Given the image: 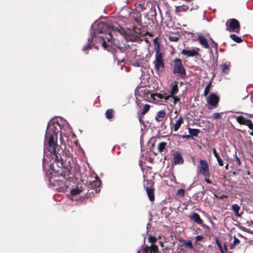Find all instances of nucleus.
Listing matches in <instances>:
<instances>
[{
    "label": "nucleus",
    "instance_id": "27",
    "mask_svg": "<svg viewBox=\"0 0 253 253\" xmlns=\"http://www.w3.org/2000/svg\"><path fill=\"white\" fill-rule=\"evenodd\" d=\"M211 82H210L206 86V87L205 88V90H204V96H208V94L209 93V91H210V87H211Z\"/></svg>",
    "mask_w": 253,
    "mask_h": 253
},
{
    "label": "nucleus",
    "instance_id": "16",
    "mask_svg": "<svg viewBox=\"0 0 253 253\" xmlns=\"http://www.w3.org/2000/svg\"><path fill=\"white\" fill-rule=\"evenodd\" d=\"M91 187L92 188H94V189H96L95 191L96 192H98L99 191H100L98 188L100 187V185H101V182L99 180H96L95 181H93V182L91 184Z\"/></svg>",
    "mask_w": 253,
    "mask_h": 253
},
{
    "label": "nucleus",
    "instance_id": "9",
    "mask_svg": "<svg viewBox=\"0 0 253 253\" xmlns=\"http://www.w3.org/2000/svg\"><path fill=\"white\" fill-rule=\"evenodd\" d=\"M236 121L240 124L246 125L250 129H253V124L252 120L247 119L242 116L236 117Z\"/></svg>",
    "mask_w": 253,
    "mask_h": 253
},
{
    "label": "nucleus",
    "instance_id": "50",
    "mask_svg": "<svg viewBox=\"0 0 253 253\" xmlns=\"http://www.w3.org/2000/svg\"><path fill=\"white\" fill-rule=\"evenodd\" d=\"M68 182V181L66 180V183H67Z\"/></svg>",
    "mask_w": 253,
    "mask_h": 253
},
{
    "label": "nucleus",
    "instance_id": "42",
    "mask_svg": "<svg viewBox=\"0 0 253 253\" xmlns=\"http://www.w3.org/2000/svg\"><path fill=\"white\" fill-rule=\"evenodd\" d=\"M179 7V6H175V11L176 12H181V10H179V8H178Z\"/></svg>",
    "mask_w": 253,
    "mask_h": 253
},
{
    "label": "nucleus",
    "instance_id": "6",
    "mask_svg": "<svg viewBox=\"0 0 253 253\" xmlns=\"http://www.w3.org/2000/svg\"><path fill=\"white\" fill-rule=\"evenodd\" d=\"M199 171L200 173L203 175L206 178H209L210 174L209 164L207 161L202 159L200 160Z\"/></svg>",
    "mask_w": 253,
    "mask_h": 253
},
{
    "label": "nucleus",
    "instance_id": "18",
    "mask_svg": "<svg viewBox=\"0 0 253 253\" xmlns=\"http://www.w3.org/2000/svg\"><path fill=\"white\" fill-rule=\"evenodd\" d=\"M165 116H166V113L164 111H163V110L160 111L158 112L157 115L155 117V119L157 121H159V122L161 121L162 119L164 118Z\"/></svg>",
    "mask_w": 253,
    "mask_h": 253
},
{
    "label": "nucleus",
    "instance_id": "31",
    "mask_svg": "<svg viewBox=\"0 0 253 253\" xmlns=\"http://www.w3.org/2000/svg\"><path fill=\"white\" fill-rule=\"evenodd\" d=\"M177 195L180 197H184L185 195V190L183 189H180L177 192Z\"/></svg>",
    "mask_w": 253,
    "mask_h": 253
},
{
    "label": "nucleus",
    "instance_id": "29",
    "mask_svg": "<svg viewBox=\"0 0 253 253\" xmlns=\"http://www.w3.org/2000/svg\"><path fill=\"white\" fill-rule=\"evenodd\" d=\"M88 42L89 43H88L87 44L85 45L83 48V50L84 51L88 50V49H89L90 48V43L93 42V39H91V38H89L88 39Z\"/></svg>",
    "mask_w": 253,
    "mask_h": 253
},
{
    "label": "nucleus",
    "instance_id": "36",
    "mask_svg": "<svg viewBox=\"0 0 253 253\" xmlns=\"http://www.w3.org/2000/svg\"><path fill=\"white\" fill-rule=\"evenodd\" d=\"M185 246L188 248H192V244L191 241H188L185 243Z\"/></svg>",
    "mask_w": 253,
    "mask_h": 253
},
{
    "label": "nucleus",
    "instance_id": "11",
    "mask_svg": "<svg viewBox=\"0 0 253 253\" xmlns=\"http://www.w3.org/2000/svg\"><path fill=\"white\" fill-rule=\"evenodd\" d=\"M198 40L200 43V44L205 48H209L210 45L207 41V40L206 39L205 37H204L202 35H199L198 36Z\"/></svg>",
    "mask_w": 253,
    "mask_h": 253
},
{
    "label": "nucleus",
    "instance_id": "12",
    "mask_svg": "<svg viewBox=\"0 0 253 253\" xmlns=\"http://www.w3.org/2000/svg\"><path fill=\"white\" fill-rule=\"evenodd\" d=\"M190 218L191 220L199 224H201L203 223L202 219L201 218L200 215L197 213H193L190 216Z\"/></svg>",
    "mask_w": 253,
    "mask_h": 253
},
{
    "label": "nucleus",
    "instance_id": "44",
    "mask_svg": "<svg viewBox=\"0 0 253 253\" xmlns=\"http://www.w3.org/2000/svg\"><path fill=\"white\" fill-rule=\"evenodd\" d=\"M190 137H191V136H190V135H184V136H182V138H189Z\"/></svg>",
    "mask_w": 253,
    "mask_h": 253
},
{
    "label": "nucleus",
    "instance_id": "17",
    "mask_svg": "<svg viewBox=\"0 0 253 253\" xmlns=\"http://www.w3.org/2000/svg\"><path fill=\"white\" fill-rule=\"evenodd\" d=\"M216 244L220 250L221 253H225V252L227 251V247L225 245H224V249L223 248L220 242L218 239H216L215 240Z\"/></svg>",
    "mask_w": 253,
    "mask_h": 253
},
{
    "label": "nucleus",
    "instance_id": "33",
    "mask_svg": "<svg viewBox=\"0 0 253 253\" xmlns=\"http://www.w3.org/2000/svg\"><path fill=\"white\" fill-rule=\"evenodd\" d=\"M170 98L172 99L173 100V104L175 105L176 103L179 101V98L177 96H171Z\"/></svg>",
    "mask_w": 253,
    "mask_h": 253
},
{
    "label": "nucleus",
    "instance_id": "49",
    "mask_svg": "<svg viewBox=\"0 0 253 253\" xmlns=\"http://www.w3.org/2000/svg\"><path fill=\"white\" fill-rule=\"evenodd\" d=\"M137 253H141V251H138Z\"/></svg>",
    "mask_w": 253,
    "mask_h": 253
},
{
    "label": "nucleus",
    "instance_id": "32",
    "mask_svg": "<svg viewBox=\"0 0 253 253\" xmlns=\"http://www.w3.org/2000/svg\"><path fill=\"white\" fill-rule=\"evenodd\" d=\"M148 241L151 243V245H155L157 240L155 237L151 236L148 238Z\"/></svg>",
    "mask_w": 253,
    "mask_h": 253
},
{
    "label": "nucleus",
    "instance_id": "19",
    "mask_svg": "<svg viewBox=\"0 0 253 253\" xmlns=\"http://www.w3.org/2000/svg\"><path fill=\"white\" fill-rule=\"evenodd\" d=\"M212 151H213V155H214V157L216 158V160L218 163L219 165L220 166H223V162L222 160L221 159V158H220L218 153H217L216 149L215 148H213Z\"/></svg>",
    "mask_w": 253,
    "mask_h": 253
},
{
    "label": "nucleus",
    "instance_id": "41",
    "mask_svg": "<svg viewBox=\"0 0 253 253\" xmlns=\"http://www.w3.org/2000/svg\"><path fill=\"white\" fill-rule=\"evenodd\" d=\"M196 238L197 241H200L203 238V237L202 236L198 235V236H196Z\"/></svg>",
    "mask_w": 253,
    "mask_h": 253
},
{
    "label": "nucleus",
    "instance_id": "30",
    "mask_svg": "<svg viewBox=\"0 0 253 253\" xmlns=\"http://www.w3.org/2000/svg\"><path fill=\"white\" fill-rule=\"evenodd\" d=\"M150 106L149 105H148V104L145 105L142 109V111L141 113V114L142 115H144V114H145L149 111V110L150 109Z\"/></svg>",
    "mask_w": 253,
    "mask_h": 253
},
{
    "label": "nucleus",
    "instance_id": "35",
    "mask_svg": "<svg viewBox=\"0 0 253 253\" xmlns=\"http://www.w3.org/2000/svg\"><path fill=\"white\" fill-rule=\"evenodd\" d=\"M169 39L171 41L177 42L179 40V38L176 36H170Z\"/></svg>",
    "mask_w": 253,
    "mask_h": 253
},
{
    "label": "nucleus",
    "instance_id": "34",
    "mask_svg": "<svg viewBox=\"0 0 253 253\" xmlns=\"http://www.w3.org/2000/svg\"><path fill=\"white\" fill-rule=\"evenodd\" d=\"M179 10L181 11H186L188 9V7L185 5L179 6Z\"/></svg>",
    "mask_w": 253,
    "mask_h": 253
},
{
    "label": "nucleus",
    "instance_id": "24",
    "mask_svg": "<svg viewBox=\"0 0 253 253\" xmlns=\"http://www.w3.org/2000/svg\"><path fill=\"white\" fill-rule=\"evenodd\" d=\"M167 143L165 142H161L158 145V149L160 152H162L166 148Z\"/></svg>",
    "mask_w": 253,
    "mask_h": 253
},
{
    "label": "nucleus",
    "instance_id": "26",
    "mask_svg": "<svg viewBox=\"0 0 253 253\" xmlns=\"http://www.w3.org/2000/svg\"><path fill=\"white\" fill-rule=\"evenodd\" d=\"M189 133L193 136H197L199 132V130L197 129H192L189 128L188 129Z\"/></svg>",
    "mask_w": 253,
    "mask_h": 253
},
{
    "label": "nucleus",
    "instance_id": "23",
    "mask_svg": "<svg viewBox=\"0 0 253 253\" xmlns=\"http://www.w3.org/2000/svg\"><path fill=\"white\" fill-rule=\"evenodd\" d=\"M230 37L232 40L238 43H240L243 41L241 37H239L235 34L230 35Z\"/></svg>",
    "mask_w": 253,
    "mask_h": 253
},
{
    "label": "nucleus",
    "instance_id": "3",
    "mask_svg": "<svg viewBox=\"0 0 253 253\" xmlns=\"http://www.w3.org/2000/svg\"><path fill=\"white\" fill-rule=\"evenodd\" d=\"M206 101L208 105V109L216 108L218 105L219 97L216 94L211 93L207 97Z\"/></svg>",
    "mask_w": 253,
    "mask_h": 253
},
{
    "label": "nucleus",
    "instance_id": "48",
    "mask_svg": "<svg viewBox=\"0 0 253 253\" xmlns=\"http://www.w3.org/2000/svg\"><path fill=\"white\" fill-rule=\"evenodd\" d=\"M228 164H227V165H226V166L225 167V169H228Z\"/></svg>",
    "mask_w": 253,
    "mask_h": 253
},
{
    "label": "nucleus",
    "instance_id": "38",
    "mask_svg": "<svg viewBox=\"0 0 253 253\" xmlns=\"http://www.w3.org/2000/svg\"><path fill=\"white\" fill-rule=\"evenodd\" d=\"M239 243H240L239 240L235 237L234 238V241H233L234 245H236L238 244Z\"/></svg>",
    "mask_w": 253,
    "mask_h": 253
},
{
    "label": "nucleus",
    "instance_id": "45",
    "mask_svg": "<svg viewBox=\"0 0 253 253\" xmlns=\"http://www.w3.org/2000/svg\"><path fill=\"white\" fill-rule=\"evenodd\" d=\"M158 97L159 98H160V99H162V98H163V96L162 94H158Z\"/></svg>",
    "mask_w": 253,
    "mask_h": 253
},
{
    "label": "nucleus",
    "instance_id": "20",
    "mask_svg": "<svg viewBox=\"0 0 253 253\" xmlns=\"http://www.w3.org/2000/svg\"><path fill=\"white\" fill-rule=\"evenodd\" d=\"M231 209L234 211L235 215L237 217H240L241 214H239V211L240 209V207L237 204H234L232 206Z\"/></svg>",
    "mask_w": 253,
    "mask_h": 253
},
{
    "label": "nucleus",
    "instance_id": "39",
    "mask_svg": "<svg viewBox=\"0 0 253 253\" xmlns=\"http://www.w3.org/2000/svg\"><path fill=\"white\" fill-rule=\"evenodd\" d=\"M220 114L219 113H214L212 114L213 117L214 119H218L219 118Z\"/></svg>",
    "mask_w": 253,
    "mask_h": 253
},
{
    "label": "nucleus",
    "instance_id": "4",
    "mask_svg": "<svg viewBox=\"0 0 253 253\" xmlns=\"http://www.w3.org/2000/svg\"><path fill=\"white\" fill-rule=\"evenodd\" d=\"M155 68L157 71L162 70L165 67L162 53L157 49L156 51L155 60L153 61Z\"/></svg>",
    "mask_w": 253,
    "mask_h": 253
},
{
    "label": "nucleus",
    "instance_id": "25",
    "mask_svg": "<svg viewBox=\"0 0 253 253\" xmlns=\"http://www.w3.org/2000/svg\"><path fill=\"white\" fill-rule=\"evenodd\" d=\"M150 248V253H159L158 247L156 245H151Z\"/></svg>",
    "mask_w": 253,
    "mask_h": 253
},
{
    "label": "nucleus",
    "instance_id": "46",
    "mask_svg": "<svg viewBox=\"0 0 253 253\" xmlns=\"http://www.w3.org/2000/svg\"><path fill=\"white\" fill-rule=\"evenodd\" d=\"M212 42H213L215 46L216 47L217 46V43L216 42H214L212 39H211Z\"/></svg>",
    "mask_w": 253,
    "mask_h": 253
},
{
    "label": "nucleus",
    "instance_id": "37",
    "mask_svg": "<svg viewBox=\"0 0 253 253\" xmlns=\"http://www.w3.org/2000/svg\"><path fill=\"white\" fill-rule=\"evenodd\" d=\"M235 161H236L237 164L238 166L241 165V161H240L239 158L238 157H237V156H236V157H235Z\"/></svg>",
    "mask_w": 253,
    "mask_h": 253
},
{
    "label": "nucleus",
    "instance_id": "22",
    "mask_svg": "<svg viewBox=\"0 0 253 253\" xmlns=\"http://www.w3.org/2000/svg\"><path fill=\"white\" fill-rule=\"evenodd\" d=\"M82 192L81 189L77 187L75 188L72 189L70 191V194L72 196L77 195L80 194Z\"/></svg>",
    "mask_w": 253,
    "mask_h": 253
},
{
    "label": "nucleus",
    "instance_id": "5",
    "mask_svg": "<svg viewBox=\"0 0 253 253\" xmlns=\"http://www.w3.org/2000/svg\"><path fill=\"white\" fill-rule=\"evenodd\" d=\"M226 30L230 32L238 33L240 31V23L235 19H231L226 22Z\"/></svg>",
    "mask_w": 253,
    "mask_h": 253
},
{
    "label": "nucleus",
    "instance_id": "8",
    "mask_svg": "<svg viewBox=\"0 0 253 253\" xmlns=\"http://www.w3.org/2000/svg\"><path fill=\"white\" fill-rule=\"evenodd\" d=\"M200 49L197 47L193 48H185L181 50V53L186 56V57H193L199 56Z\"/></svg>",
    "mask_w": 253,
    "mask_h": 253
},
{
    "label": "nucleus",
    "instance_id": "47",
    "mask_svg": "<svg viewBox=\"0 0 253 253\" xmlns=\"http://www.w3.org/2000/svg\"><path fill=\"white\" fill-rule=\"evenodd\" d=\"M206 181L208 183H211V181L209 179H206Z\"/></svg>",
    "mask_w": 253,
    "mask_h": 253
},
{
    "label": "nucleus",
    "instance_id": "1",
    "mask_svg": "<svg viewBox=\"0 0 253 253\" xmlns=\"http://www.w3.org/2000/svg\"><path fill=\"white\" fill-rule=\"evenodd\" d=\"M61 129V125L58 122L50 121L45 135L44 147L55 161H58L61 157L60 146L57 144V134Z\"/></svg>",
    "mask_w": 253,
    "mask_h": 253
},
{
    "label": "nucleus",
    "instance_id": "2",
    "mask_svg": "<svg viewBox=\"0 0 253 253\" xmlns=\"http://www.w3.org/2000/svg\"><path fill=\"white\" fill-rule=\"evenodd\" d=\"M106 27V24L104 23L101 22L98 24L97 29L94 32V37L91 38V39H93V40L95 39L96 42H100L105 49H106L108 47H110L115 50L116 52L114 55L115 60L118 63L122 62L124 60L125 54L120 51L121 49L115 40L113 39L112 33H109L108 37L106 38H104L103 36L97 37L98 33L101 34L104 32Z\"/></svg>",
    "mask_w": 253,
    "mask_h": 253
},
{
    "label": "nucleus",
    "instance_id": "13",
    "mask_svg": "<svg viewBox=\"0 0 253 253\" xmlns=\"http://www.w3.org/2000/svg\"><path fill=\"white\" fill-rule=\"evenodd\" d=\"M178 90V89L177 84L176 83H175L174 84L172 85V86L171 87V90L170 91V95L166 97L165 99L168 100V99H170V97L171 96H173L177 93Z\"/></svg>",
    "mask_w": 253,
    "mask_h": 253
},
{
    "label": "nucleus",
    "instance_id": "40",
    "mask_svg": "<svg viewBox=\"0 0 253 253\" xmlns=\"http://www.w3.org/2000/svg\"><path fill=\"white\" fill-rule=\"evenodd\" d=\"M150 251V248L148 247H146L144 248L142 253H148V252Z\"/></svg>",
    "mask_w": 253,
    "mask_h": 253
},
{
    "label": "nucleus",
    "instance_id": "43",
    "mask_svg": "<svg viewBox=\"0 0 253 253\" xmlns=\"http://www.w3.org/2000/svg\"><path fill=\"white\" fill-rule=\"evenodd\" d=\"M112 29H113V30L114 31H118V32H119L120 33L121 32H120V30H119V29H118V28H117V27L115 28L114 27H113H113H112Z\"/></svg>",
    "mask_w": 253,
    "mask_h": 253
},
{
    "label": "nucleus",
    "instance_id": "21",
    "mask_svg": "<svg viewBox=\"0 0 253 253\" xmlns=\"http://www.w3.org/2000/svg\"><path fill=\"white\" fill-rule=\"evenodd\" d=\"M146 191L147 195L149 197V200L151 201L154 200L155 197L154 195V191L151 188H146Z\"/></svg>",
    "mask_w": 253,
    "mask_h": 253
},
{
    "label": "nucleus",
    "instance_id": "28",
    "mask_svg": "<svg viewBox=\"0 0 253 253\" xmlns=\"http://www.w3.org/2000/svg\"><path fill=\"white\" fill-rule=\"evenodd\" d=\"M106 117L107 119H111L112 118L113 116V111L112 109H108L106 111Z\"/></svg>",
    "mask_w": 253,
    "mask_h": 253
},
{
    "label": "nucleus",
    "instance_id": "15",
    "mask_svg": "<svg viewBox=\"0 0 253 253\" xmlns=\"http://www.w3.org/2000/svg\"><path fill=\"white\" fill-rule=\"evenodd\" d=\"M183 123V119L182 117H180L176 121L174 125L173 130L174 131H177L178 129L180 128L181 125Z\"/></svg>",
    "mask_w": 253,
    "mask_h": 253
},
{
    "label": "nucleus",
    "instance_id": "14",
    "mask_svg": "<svg viewBox=\"0 0 253 253\" xmlns=\"http://www.w3.org/2000/svg\"><path fill=\"white\" fill-rule=\"evenodd\" d=\"M221 68L222 73L226 74H228L230 71V66L229 63H226L224 64L220 65Z\"/></svg>",
    "mask_w": 253,
    "mask_h": 253
},
{
    "label": "nucleus",
    "instance_id": "7",
    "mask_svg": "<svg viewBox=\"0 0 253 253\" xmlns=\"http://www.w3.org/2000/svg\"><path fill=\"white\" fill-rule=\"evenodd\" d=\"M173 73H178L181 76H185L186 72L181 60L179 58H176L174 60Z\"/></svg>",
    "mask_w": 253,
    "mask_h": 253
},
{
    "label": "nucleus",
    "instance_id": "10",
    "mask_svg": "<svg viewBox=\"0 0 253 253\" xmlns=\"http://www.w3.org/2000/svg\"><path fill=\"white\" fill-rule=\"evenodd\" d=\"M173 163L175 165H180L183 163L184 160L181 155L179 152L173 154Z\"/></svg>",
    "mask_w": 253,
    "mask_h": 253
}]
</instances>
